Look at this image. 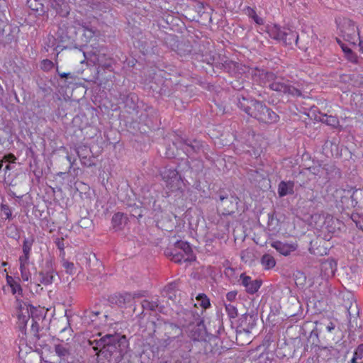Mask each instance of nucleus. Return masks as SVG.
<instances>
[{"label": "nucleus", "mask_w": 363, "mask_h": 363, "mask_svg": "<svg viewBox=\"0 0 363 363\" xmlns=\"http://www.w3.org/2000/svg\"><path fill=\"white\" fill-rule=\"evenodd\" d=\"M96 352L98 363H118L126 352L128 342L125 336L118 334L106 335L99 340H89Z\"/></svg>", "instance_id": "1"}, {"label": "nucleus", "mask_w": 363, "mask_h": 363, "mask_svg": "<svg viewBox=\"0 0 363 363\" xmlns=\"http://www.w3.org/2000/svg\"><path fill=\"white\" fill-rule=\"evenodd\" d=\"M237 99L238 107L259 123L272 125L279 122V116L264 101L242 95L238 96Z\"/></svg>", "instance_id": "2"}, {"label": "nucleus", "mask_w": 363, "mask_h": 363, "mask_svg": "<svg viewBox=\"0 0 363 363\" xmlns=\"http://www.w3.org/2000/svg\"><path fill=\"white\" fill-rule=\"evenodd\" d=\"M251 74L254 81L262 86L269 84V88L273 91L292 96H298L301 95V91L298 89L287 84L276 81L277 76L273 72L255 68L252 69Z\"/></svg>", "instance_id": "3"}, {"label": "nucleus", "mask_w": 363, "mask_h": 363, "mask_svg": "<svg viewBox=\"0 0 363 363\" xmlns=\"http://www.w3.org/2000/svg\"><path fill=\"white\" fill-rule=\"evenodd\" d=\"M337 31L338 34L350 44L356 45L359 41V30L356 23L352 19L339 16L335 18Z\"/></svg>", "instance_id": "4"}, {"label": "nucleus", "mask_w": 363, "mask_h": 363, "mask_svg": "<svg viewBox=\"0 0 363 363\" xmlns=\"http://www.w3.org/2000/svg\"><path fill=\"white\" fill-rule=\"evenodd\" d=\"M27 4L33 11L43 13L48 12L51 8L62 16H67L70 10L65 0H28Z\"/></svg>", "instance_id": "5"}, {"label": "nucleus", "mask_w": 363, "mask_h": 363, "mask_svg": "<svg viewBox=\"0 0 363 363\" xmlns=\"http://www.w3.org/2000/svg\"><path fill=\"white\" fill-rule=\"evenodd\" d=\"M336 196L340 197V202L344 209H363V189H339L336 191Z\"/></svg>", "instance_id": "6"}, {"label": "nucleus", "mask_w": 363, "mask_h": 363, "mask_svg": "<svg viewBox=\"0 0 363 363\" xmlns=\"http://www.w3.org/2000/svg\"><path fill=\"white\" fill-rule=\"evenodd\" d=\"M17 308V327L20 331V334L18 337H20V345H23L26 343V326L28 320L30 318V305L21 301L19 299H16Z\"/></svg>", "instance_id": "7"}, {"label": "nucleus", "mask_w": 363, "mask_h": 363, "mask_svg": "<svg viewBox=\"0 0 363 363\" xmlns=\"http://www.w3.org/2000/svg\"><path fill=\"white\" fill-rule=\"evenodd\" d=\"M160 174L166 187L171 191H183L185 184L176 168L167 166L160 171Z\"/></svg>", "instance_id": "8"}, {"label": "nucleus", "mask_w": 363, "mask_h": 363, "mask_svg": "<svg viewBox=\"0 0 363 363\" xmlns=\"http://www.w3.org/2000/svg\"><path fill=\"white\" fill-rule=\"evenodd\" d=\"M267 32L272 38L282 41L286 45H291L294 42L297 43L298 40V35L296 32L290 28H281L277 24L267 25Z\"/></svg>", "instance_id": "9"}, {"label": "nucleus", "mask_w": 363, "mask_h": 363, "mask_svg": "<svg viewBox=\"0 0 363 363\" xmlns=\"http://www.w3.org/2000/svg\"><path fill=\"white\" fill-rule=\"evenodd\" d=\"M175 248L181 251L171 252H167V255L170 257L172 261L175 263L192 262L196 260V256L190 245L185 241H177L175 243Z\"/></svg>", "instance_id": "10"}, {"label": "nucleus", "mask_w": 363, "mask_h": 363, "mask_svg": "<svg viewBox=\"0 0 363 363\" xmlns=\"http://www.w3.org/2000/svg\"><path fill=\"white\" fill-rule=\"evenodd\" d=\"M220 203L218 206V210L224 216L232 215L237 209L238 202H235L232 198L228 196H220Z\"/></svg>", "instance_id": "11"}, {"label": "nucleus", "mask_w": 363, "mask_h": 363, "mask_svg": "<svg viewBox=\"0 0 363 363\" xmlns=\"http://www.w3.org/2000/svg\"><path fill=\"white\" fill-rule=\"evenodd\" d=\"M240 280L242 285L245 288V291L250 294L256 293L262 285V281L259 280H252L249 276L242 274L240 275Z\"/></svg>", "instance_id": "12"}, {"label": "nucleus", "mask_w": 363, "mask_h": 363, "mask_svg": "<svg viewBox=\"0 0 363 363\" xmlns=\"http://www.w3.org/2000/svg\"><path fill=\"white\" fill-rule=\"evenodd\" d=\"M271 246L280 254L287 256L296 250V245L291 243L283 242L279 240L271 242Z\"/></svg>", "instance_id": "13"}, {"label": "nucleus", "mask_w": 363, "mask_h": 363, "mask_svg": "<svg viewBox=\"0 0 363 363\" xmlns=\"http://www.w3.org/2000/svg\"><path fill=\"white\" fill-rule=\"evenodd\" d=\"M294 182L293 181H281L278 185V194L280 197H284L288 194L294 193Z\"/></svg>", "instance_id": "14"}, {"label": "nucleus", "mask_w": 363, "mask_h": 363, "mask_svg": "<svg viewBox=\"0 0 363 363\" xmlns=\"http://www.w3.org/2000/svg\"><path fill=\"white\" fill-rule=\"evenodd\" d=\"M6 284L11 288L13 295H22L23 289L19 283V279L13 278V277L6 274Z\"/></svg>", "instance_id": "15"}, {"label": "nucleus", "mask_w": 363, "mask_h": 363, "mask_svg": "<svg viewBox=\"0 0 363 363\" xmlns=\"http://www.w3.org/2000/svg\"><path fill=\"white\" fill-rule=\"evenodd\" d=\"M18 261L21 279L23 281H28L31 277V274L28 269L29 258L19 257Z\"/></svg>", "instance_id": "16"}, {"label": "nucleus", "mask_w": 363, "mask_h": 363, "mask_svg": "<svg viewBox=\"0 0 363 363\" xmlns=\"http://www.w3.org/2000/svg\"><path fill=\"white\" fill-rule=\"evenodd\" d=\"M316 119L334 128L337 127L339 125L338 118L334 116L320 113L319 116H316Z\"/></svg>", "instance_id": "17"}, {"label": "nucleus", "mask_w": 363, "mask_h": 363, "mask_svg": "<svg viewBox=\"0 0 363 363\" xmlns=\"http://www.w3.org/2000/svg\"><path fill=\"white\" fill-rule=\"evenodd\" d=\"M39 281L43 285L51 284L55 279V273L52 270L40 272L38 274Z\"/></svg>", "instance_id": "18"}, {"label": "nucleus", "mask_w": 363, "mask_h": 363, "mask_svg": "<svg viewBox=\"0 0 363 363\" xmlns=\"http://www.w3.org/2000/svg\"><path fill=\"white\" fill-rule=\"evenodd\" d=\"M33 243V238H26L23 240L22 245L23 255H21L20 257H26L30 259V255Z\"/></svg>", "instance_id": "19"}, {"label": "nucleus", "mask_w": 363, "mask_h": 363, "mask_svg": "<svg viewBox=\"0 0 363 363\" xmlns=\"http://www.w3.org/2000/svg\"><path fill=\"white\" fill-rule=\"evenodd\" d=\"M261 264L264 269L268 270L275 267L276 261L273 256L265 254L261 258Z\"/></svg>", "instance_id": "20"}, {"label": "nucleus", "mask_w": 363, "mask_h": 363, "mask_svg": "<svg viewBox=\"0 0 363 363\" xmlns=\"http://www.w3.org/2000/svg\"><path fill=\"white\" fill-rule=\"evenodd\" d=\"M196 298L197 303L195 304V306H197V304H199L203 309H206L210 307V300L206 294H199Z\"/></svg>", "instance_id": "21"}, {"label": "nucleus", "mask_w": 363, "mask_h": 363, "mask_svg": "<svg viewBox=\"0 0 363 363\" xmlns=\"http://www.w3.org/2000/svg\"><path fill=\"white\" fill-rule=\"evenodd\" d=\"M55 351L62 359H65L69 355V350L62 345H56Z\"/></svg>", "instance_id": "22"}, {"label": "nucleus", "mask_w": 363, "mask_h": 363, "mask_svg": "<svg viewBox=\"0 0 363 363\" xmlns=\"http://www.w3.org/2000/svg\"><path fill=\"white\" fill-rule=\"evenodd\" d=\"M124 214L122 213H115L111 220L112 226L113 228L118 230L120 228L121 225L123 223Z\"/></svg>", "instance_id": "23"}, {"label": "nucleus", "mask_w": 363, "mask_h": 363, "mask_svg": "<svg viewBox=\"0 0 363 363\" xmlns=\"http://www.w3.org/2000/svg\"><path fill=\"white\" fill-rule=\"evenodd\" d=\"M225 311L230 319H234L238 316V309L235 306L230 303L225 304Z\"/></svg>", "instance_id": "24"}, {"label": "nucleus", "mask_w": 363, "mask_h": 363, "mask_svg": "<svg viewBox=\"0 0 363 363\" xmlns=\"http://www.w3.org/2000/svg\"><path fill=\"white\" fill-rule=\"evenodd\" d=\"M158 306L157 301L149 300H143L142 302V307L145 310L155 311Z\"/></svg>", "instance_id": "25"}, {"label": "nucleus", "mask_w": 363, "mask_h": 363, "mask_svg": "<svg viewBox=\"0 0 363 363\" xmlns=\"http://www.w3.org/2000/svg\"><path fill=\"white\" fill-rule=\"evenodd\" d=\"M62 267L65 268L66 272L69 274H73L75 271L74 264L73 262H69L65 259L62 260Z\"/></svg>", "instance_id": "26"}, {"label": "nucleus", "mask_w": 363, "mask_h": 363, "mask_svg": "<svg viewBox=\"0 0 363 363\" xmlns=\"http://www.w3.org/2000/svg\"><path fill=\"white\" fill-rule=\"evenodd\" d=\"M1 211L2 212L3 215L5 216L6 219L9 220L11 218L12 211L8 205L2 204L1 206Z\"/></svg>", "instance_id": "27"}, {"label": "nucleus", "mask_w": 363, "mask_h": 363, "mask_svg": "<svg viewBox=\"0 0 363 363\" xmlns=\"http://www.w3.org/2000/svg\"><path fill=\"white\" fill-rule=\"evenodd\" d=\"M351 218L356 223L357 228L363 231V218L362 220H360V217L357 213H352Z\"/></svg>", "instance_id": "28"}, {"label": "nucleus", "mask_w": 363, "mask_h": 363, "mask_svg": "<svg viewBox=\"0 0 363 363\" xmlns=\"http://www.w3.org/2000/svg\"><path fill=\"white\" fill-rule=\"evenodd\" d=\"M16 158L14 155L9 153L4 156L3 159L0 160V169L3 167L4 162H15Z\"/></svg>", "instance_id": "29"}, {"label": "nucleus", "mask_w": 363, "mask_h": 363, "mask_svg": "<svg viewBox=\"0 0 363 363\" xmlns=\"http://www.w3.org/2000/svg\"><path fill=\"white\" fill-rule=\"evenodd\" d=\"M54 67V63L50 60H43L41 62V67L45 71H49Z\"/></svg>", "instance_id": "30"}, {"label": "nucleus", "mask_w": 363, "mask_h": 363, "mask_svg": "<svg viewBox=\"0 0 363 363\" xmlns=\"http://www.w3.org/2000/svg\"><path fill=\"white\" fill-rule=\"evenodd\" d=\"M56 246L57 248L61 251L63 255H65V243H64V239L62 238H57L55 241Z\"/></svg>", "instance_id": "31"}, {"label": "nucleus", "mask_w": 363, "mask_h": 363, "mask_svg": "<svg viewBox=\"0 0 363 363\" xmlns=\"http://www.w3.org/2000/svg\"><path fill=\"white\" fill-rule=\"evenodd\" d=\"M354 355L359 359L363 358V344H360L354 350Z\"/></svg>", "instance_id": "32"}, {"label": "nucleus", "mask_w": 363, "mask_h": 363, "mask_svg": "<svg viewBox=\"0 0 363 363\" xmlns=\"http://www.w3.org/2000/svg\"><path fill=\"white\" fill-rule=\"evenodd\" d=\"M336 40L337 43L341 47L342 51L344 52L345 55H346L347 54L350 53L352 51V50L350 48H348L345 43H343L340 39L336 38Z\"/></svg>", "instance_id": "33"}, {"label": "nucleus", "mask_w": 363, "mask_h": 363, "mask_svg": "<svg viewBox=\"0 0 363 363\" xmlns=\"http://www.w3.org/2000/svg\"><path fill=\"white\" fill-rule=\"evenodd\" d=\"M345 57L351 62L357 63V55L351 51L350 53L345 55Z\"/></svg>", "instance_id": "34"}, {"label": "nucleus", "mask_w": 363, "mask_h": 363, "mask_svg": "<svg viewBox=\"0 0 363 363\" xmlns=\"http://www.w3.org/2000/svg\"><path fill=\"white\" fill-rule=\"evenodd\" d=\"M245 13L250 17L252 18L254 16H255V13H257L255 9L254 8H252L250 6H247L245 9Z\"/></svg>", "instance_id": "35"}, {"label": "nucleus", "mask_w": 363, "mask_h": 363, "mask_svg": "<svg viewBox=\"0 0 363 363\" xmlns=\"http://www.w3.org/2000/svg\"><path fill=\"white\" fill-rule=\"evenodd\" d=\"M237 292L235 291H229L226 294V299L232 302L236 298Z\"/></svg>", "instance_id": "36"}, {"label": "nucleus", "mask_w": 363, "mask_h": 363, "mask_svg": "<svg viewBox=\"0 0 363 363\" xmlns=\"http://www.w3.org/2000/svg\"><path fill=\"white\" fill-rule=\"evenodd\" d=\"M252 19L257 24V25H263L264 20L262 18L259 17L257 13L254 16Z\"/></svg>", "instance_id": "37"}, {"label": "nucleus", "mask_w": 363, "mask_h": 363, "mask_svg": "<svg viewBox=\"0 0 363 363\" xmlns=\"http://www.w3.org/2000/svg\"><path fill=\"white\" fill-rule=\"evenodd\" d=\"M57 72L58 73V74L60 75V77L61 78H67L69 75V73H66V72H62L60 73L58 70V68H57Z\"/></svg>", "instance_id": "38"}, {"label": "nucleus", "mask_w": 363, "mask_h": 363, "mask_svg": "<svg viewBox=\"0 0 363 363\" xmlns=\"http://www.w3.org/2000/svg\"><path fill=\"white\" fill-rule=\"evenodd\" d=\"M335 329V325L333 323H330L327 326V330L328 332H332Z\"/></svg>", "instance_id": "39"}, {"label": "nucleus", "mask_w": 363, "mask_h": 363, "mask_svg": "<svg viewBox=\"0 0 363 363\" xmlns=\"http://www.w3.org/2000/svg\"><path fill=\"white\" fill-rule=\"evenodd\" d=\"M121 298H123L124 299V301H125V299L129 300L131 298V295L129 294H125L123 296H121Z\"/></svg>", "instance_id": "40"}, {"label": "nucleus", "mask_w": 363, "mask_h": 363, "mask_svg": "<svg viewBox=\"0 0 363 363\" xmlns=\"http://www.w3.org/2000/svg\"><path fill=\"white\" fill-rule=\"evenodd\" d=\"M357 43H359L360 51L363 52V40L359 39V41H358Z\"/></svg>", "instance_id": "41"}, {"label": "nucleus", "mask_w": 363, "mask_h": 363, "mask_svg": "<svg viewBox=\"0 0 363 363\" xmlns=\"http://www.w3.org/2000/svg\"><path fill=\"white\" fill-rule=\"evenodd\" d=\"M38 323L36 322L33 323L32 324V330H35L38 332Z\"/></svg>", "instance_id": "42"}, {"label": "nucleus", "mask_w": 363, "mask_h": 363, "mask_svg": "<svg viewBox=\"0 0 363 363\" xmlns=\"http://www.w3.org/2000/svg\"><path fill=\"white\" fill-rule=\"evenodd\" d=\"M274 220V216L273 215H269V225H271V223H272Z\"/></svg>", "instance_id": "43"}, {"label": "nucleus", "mask_w": 363, "mask_h": 363, "mask_svg": "<svg viewBox=\"0 0 363 363\" xmlns=\"http://www.w3.org/2000/svg\"><path fill=\"white\" fill-rule=\"evenodd\" d=\"M359 359L358 358H356V357L353 354V357L351 359V363H357V360Z\"/></svg>", "instance_id": "44"}, {"label": "nucleus", "mask_w": 363, "mask_h": 363, "mask_svg": "<svg viewBox=\"0 0 363 363\" xmlns=\"http://www.w3.org/2000/svg\"><path fill=\"white\" fill-rule=\"evenodd\" d=\"M170 327L172 329H176L177 330H179V328L176 325H174V324H171L170 325Z\"/></svg>", "instance_id": "45"}, {"label": "nucleus", "mask_w": 363, "mask_h": 363, "mask_svg": "<svg viewBox=\"0 0 363 363\" xmlns=\"http://www.w3.org/2000/svg\"><path fill=\"white\" fill-rule=\"evenodd\" d=\"M10 170V165L9 164H7L6 167H5V172H7Z\"/></svg>", "instance_id": "46"}, {"label": "nucleus", "mask_w": 363, "mask_h": 363, "mask_svg": "<svg viewBox=\"0 0 363 363\" xmlns=\"http://www.w3.org/2000/svg\"><path fill=\"white\" fill-rule=\"evenodd\" d=\"M2 266H6L7 265V262H3L2 264H1Z\"/></svg>", "instance_id": "47"}, {"label": "nucleus", "mask_w": 363, "mask_h": 363, "mask_svg": "<svg viewBox=\"0 0 363 363\" xmlns=\"http://www.w3.org/2000/svg\"><path fill=\"white\" fill-rule=\"evenodd\" d=\"M109 67H111L110 65H104V67L106 68H108Z\"/></svg>", "instance_id": "48"}, {"label": "nucleus", "mask_w": 363, "mask_h": 363, "mask_svg": "<svg viewBox=\"0 0 363 363\" xmlns=\"http://www.w3.org/2000/svg\"><path fill=\"white\" fill-rule=\"evenodd\" d=\"M88 31H89L91 34H93V33H94V32H93V31H91V30H88Z\"/></svg>", "instance_id": "49"}]
</instances>
